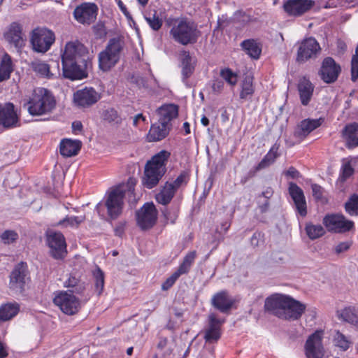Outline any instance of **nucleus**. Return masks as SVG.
<instances>
[{
	"label": "nucleus",
	"mask_w": 358,
	"mask_h": 358,
	"mask_svg": "<svg viewBox=\"0 0 358 358\" xmlns=\"http://www.w3.org/2000/svg\"><path fill=\"white\" fill-rule=\"evenodd\" d=\"M351 244L349 242H341L338 243L335 248V252L337 254L345 252L350 247Z\"/></svg>",
	"instance_id": "obj_57"
},
{
	"label": "nucleus",
	"mask_w": 358,
	"mask_h": 358,
	"mask_svg": "<svg viewBox=\"0 0 358 358\" xmlns=\"http://www.w3.org/2000/svg\"><path fill=\"white\" fill-rule=\"evenodd\" d=\"M324 120L322 118L318 119H306L301 122L298 126L297 130L295 131V135L299 137L306 136L311 131L319 127Z\"/></svg>",
	"instance_id": "obj_27"
},
{
	"label": "nucleus",
	"mask_w": 358,
	"mask_h": 358,
	"mask_svg": "<svg viewBox=\"0 0 358 358\" xmlns=\"http://www.w3.org/2000/svg\"><path fill=\"white\" fill-rule=\"evenodd\" d=\"M100 99L99 93L92 87H85L76 91L73 94V101L79 107H89L96 103Z\"/></svg>",
	"instance_id": "obj_15"
},
{
	"label": "nucleus",
	"mask_w": 358,
	"mask_h": 358,
	"mask_svg": "<svg viewBox=\"0 0 358 358\" xmlns=\"http://www.w3.org/2000/svg\"><path fill=\"white\" fill-rule=\"evenodd\" d=\"M278 148L273 147L258 164L257 169H262L271 164L276 159Z\"/></svg>",
	"instance_id": "obj_47"
},
{
	"label": "nucleus",
	"mask_w": 358,
	"mask_h": 358,
	"mask_svg": "<svg viewBox=\"0 0 358 358\" xmlns=\"http://www.w3.org/2000/svg\"><path fill=\"white\" fill-rule=\"evenodd\" d=\"M8 353L7 352L6 346L0 342V358H6Z\"/></svg>",
	"instance_id": "obj_60"
},
{
	"label": "nucleus",
	"mask_w": 358,
	"mask_h": 358,
	"mask_svg": "<svg viewBox=\"0 0 358 358\" xmlns=\"http://www.w3.org/2000/svg\"><path fill=\"white\" fill-rule=\"evenodd\" d=\"M264 308L283 320H296L306 310V305L286 294L275 293L265 300Z\"/></svg>",
	"instance_id": "obj_1"
},
{
	"label": "nucleus",
	"mask_w": 358,
	"mask_h": 358,
	"mask_svg": "<svg viewBox=\"0 0 358 358\" xmlns=\"http://www.w3.org/2000/svg\"><path fill=\"white\" fill-rule=\"evenodd\" d=\"M54 295V304L67 315L77 314L84 303L81 299L69 291H57Z\"/></svg>",
	"instance_id": "obj_7"
},
{
	"label": "nucleus",
	"mask_w": 358,
	"mask_h": 358,
	"mask_svg": "<svg viewBox=\"0 0 358 358\" xmlns=\"http://www.w3.org/2000/svg\"><path fill=\"white\" fill-rule=\"evenodd\" d=\"M345 211L351 216H358V195H352L345 204Z\"/></svg>",
	"instance_id": "obj_46"
},
{
	"label": "nucleus",
	"mask_w": 358,
	"mask_h": 358,
	"mask_svg": "<svg viewBox=\"0 0 358 358\" xmlns=\"http://www.w3.org/2000/svg\"><path fill=\"white\" fill-rule=\"evenodd\" d=\"M179 276L178 275V273H176L174 272L162 283V289L163 290H168L174 285V283L176 282Z\"/></svg>",
	"instance_id": "obj_56"
},
{
	"label": "nucleus",
	"mask_w": 358,
	"mask_h": 358,
	"mask_svg": "<svg viewBox=\"0 0 358 358\" xmlns=\"http://www.w3.org/2000/svg\"><path fill=\"white\" fill-rule=\"evenodd\" d=\"M83 221V217L71 216L66 217L64 220L59 222V224L64 225L65 227H78Z\"/></svg>",
	"instance_id": "obj_53"
},
{
	"label": "nucleus",
	"mask_w": 358,
	"mask_h": 358,
	"mask_svg": "<svg viewBox=\"0 0 358 358\" xmlns=\"http://www.w3.org/2000/svg\"><path fill=\"white\" fill-rule=\"evenodd\" d=\"M341 71V67L331 57L325 58L320 69L322 79L327 83L334 82Z\"/></svg>",
	"instance_id": "obj_18"
},
{
	"label": "nucleus",
	"mask_w": 358,
	"mask_h": 358,
	"mask_svg": "<svg viewBox=\"0 0 358 358\" xmlns=\"http://www.w3.org/2000/svg\"><path fill=\"white\" fill-rule=\"evenodd\" d=\"M33 71L41 77L51 79L56 77L54 73L50 71V66L42 61H35L31 63Z\"/></svg>",
	"instance_id": "obj_39"
},
{
	"label": "nucleus",
	"mask_w": 358,
	"mask_h": 358,
	"mask_svg": "<svg viewBox=\"0 0 358 358\" xmlns=\"http://www.w3.org/2000/svg\"><path fill=\"white\" fill-rule=\"evenodd\" d=\"M158 212L153 203H145L136 212L138 226L143 230L152 228L157 220Z\"/></svg>",
	"instance_id": "obj_10"
},
{
	"label": "nucleus",
	"mask_w": 358,
	"mask_h": 358,
	"mask_svg": "<svg viewBox=\"0 0 358 358\" xmlns=\"http://www.w3.org/2000/svg\"><path fill=\"white\" fill-rule=\"evenodd\" d=\"M27 275V266L25 263L21 262L16 265L10 275V287L14 290H22L28 279Z\"/></svg>",
	"instance_id": "obj_16"
},
{
	"label": "nucleus",
	"mask_w": 358,
	"mask_h": 358,
	"mask_svg": "<svg viewBox=\"0 0 358 358\" xmlns=\"http://www.w3.org/2000/svg\"><path fill=\"white\" fill-rule=\"evenodd\" d=\"M85 50L79 43L69 42L65 46L64 52L62 56V62L72 61H83L82 55Z\"/></svg>",
	"instance_id": "obj_23"
},
{
	"label": "nucleus",
	"mask_w": 358,
	"mask_h": 358,
	"mask_svg": "<svg viewBox=\"0 0 358 358\" xmlns=\"http://www.w3.org/2000/svg\"><path fill=\"white\" fill-rule=\"evenodd\" d=\"M357 159L353 157L343 159L342 161L341 177L343 180H345L351 176L354 173L353 165L356 163Z\"/></svg>",
	"instance_id": "obj_43"
},
{
	"label": "nucleus",
	"mask_w": 358,
	"mask_h": 358,
	"mask_svg": "<svg viewBox=\"0 0 358 358\" xmlns=\"http://www.w3.org/2000/svg\"><path fill=\"white\" fill-rule=\"evenodd\" d=\"M123 48V42L120 38L110 39L105 50L99 54V66L103 71L113 67L119 61Z\"/></svg>",
	"instance_id": "obj_6"
},
{
	"label": "nucleus",
	"mask_w": 358,
	"mask_h": 358,
	"mask_svg": "<svg viewBox=\"0 0 358 358\" xmlns=\"http://www.w3.org/2000/svg\"><path fill=\"white\" fill-rule=\"evenodd\" d=\"M0 238L4 244H11L17 241L19 236L13 230H6L1 234Z\"/></svg>",
	"instance_id": "obj_51"
},
{
	"label": "nucleus",
	"mask_w": 358,
	"mask_h": 358,
	"mask_svg": "<svg viewBox=\"0 0 358 358\" xmlns=\"http://www.w3.org/2000/svg\"><path fill=\"white\" fill-rule=\"evenodd\" d=\"M242 48L252 58L257 59L262 52V47L259 43L255 39L243 41L241 44Z\"/></svg>",
	"instance_id": "obj_36"
},
{
	"label": "nucleus",
	"mask_w": 358,
	"mask_h": 358,
	"mask_svg": "<svg viewBox=\"0 0 358 358\" xmlns=\"http://www.w3.org/2000/svg\"><path fill=\"white\" fill-rule=\"evenodd\" d=\"M343 137L346 141L348 148L358 145V124L352 123L345 126L343 131Z\"/></svg>",
	"instance_id": "obj_31"
},
{
	"label": "nucleus",
	"mask_w": 358,
	"mask_h": 358,
	"mask_svg": "<svg viewBox=\"0 0 358 358\" xmlns=\"http://www.w3.org/2000/svg\"><path fill=\"white\" fill-rule=\"evenodd\" d=\"M220 76L231 86H235L238 82V75L229 68L220 71Z\"/></svg>",
	"instance_id": "obj_48"
},
{
	"label": "nucleus",
	"mask_w": 358,
	"mask_h": 358,
	"mask_svg": "<svg viewBox=\"0 0 358 358\" xmlns=\"http://www.w3.org/2000/svg\"><path fill=\"white\" fill-rule=\"evenodd\" d=\"M196 253L195 251H191L188 252L183 259L182 262L180 264L176 273L180 277L181 275L186 274L190 270L192 264L196 258Z\"/></svg>",
	"instance_id": "obj_40"
},
{
	"label": "nucleus",
	"mask_w": 358,
	"mask_h": 358,
	"mask_svg": "<svg viewBox=\"0 0 358 358\" xmlns=\"http://www.w3.org/2000/svg\"><path fill=\"white\" fill-rule=\"evenodd\" d=\"M18 117L14 110V105L7 103L0 105V126L11 128L17 125Z\"/></svg>",
	"instance_id": "obj_20"
},
{
	"label": "nucleus",
	"mask_w": 358,
	"mask_h": 358,
	"mask_svg": "<svg viewBox=\"0 0 358 358\" xmlns=\"http://www.w3.org/2000/svg\"><path fill=\"white\" fill-rule=\"evenodd\" d=\"M83 61L62 62L63 75L72 80H81L86 76L85 70L80 64Z\"/></svg>",
	"instance_id": "obj_21"
},
{
	"label": "nucleus",
	"mask_w": 358,
	"mask_h": 358,
	"mask_svg": "<svg viewBox=\"0 0 358 358\" xmlns=\"http://www.w3.org/2000/svg\"><path fill=\"white\" fill-rule=\"evenodd\" d=\"M209 327L206 330L204 338L208 342L217 341L221 335L220 327L224 323V320L217 317L215 313H210L208 316Z\"/></svg>",
	"instance_id": "obj_22"
},
{
	"label": "nucleus",
	"mask_w": 358,
	"mask_h": 358,
	"mask_svg": "<svg viewBox=\"0 0 358 358\" xmlns=\"http://www.w3.org/2000/svg\"><path fill=\"white\" fill-rule=\"evenodd\" d=\"M24 106L32 116L48 115L55 108L56 100L49 90L38 87L24 101Z\"/></svg>",
	"instance_id": "obj_3"
},
{
	"label": "nucleus",
	"mask_w": 358,
	"mask_h": 358,
	"mask_svg": "<svg viewBox=\"0 0 358 358\" xmlns=\"http://www.w3.org/2000/svg\"><path fill=\"white\" fill-rule=\"evenodd\" d=\"M333 342L336 347L344 351L347 350L351 345L350 341L338 331L335 332Z\"/></svg>",
	"instance_id": "obj_45"
},
{
	"label": "nucleus",
	"mask_w": 358,
	"mask_h": 358,
	"mask_svg": "<svg viewBox=\"0 0 358 358\" xmlns=\"http://www.w3.org/2000/svg\"><path fill=\"white\" fill-rule=\"evenodd\" d=\"M170 130V127L165 124H155L151 126V128L148 134V141H159L163 138H164L169 131Z\"/></svg>",
	"instance_id": "obj_34"
},
{
	"label": "nucleus",
	"mask_w": 358,
	"mask_h": 358,
	"mask_svg": "<svg viewBox=\"0 0 358 358\" xmlns=\"http://www.w3.org/2000/svg\"><path fill=\"white\" fill-rule=\"evenodd\" d=\"M336 316L338 320L348 322L352 324H358V309L355 307H345L336 311Z\"/></svg>",
	"instance_id": "obj_33"
},
{
	"label": "nucleus",
	"mask_w": 358,
	"mask_h": 358,
	"mask_svg": "<svg viewBox=\"0 0 358 358\" xmlns=\"http://www.w3.org/2000/svg\"><path fill=\"white\" fill-rule=\"evenodd\" d=\"M169 156V152L162 150L147 162L143 178L144 187L151 189L158 184L166 172V163Z\"/></svg>",
	"instance_id": "obj_5"
},
{
	"label": "nucleus",
	"mask_w": 358,
	"mask_h": 358,
	"mask_svg": "<svg viewBox=\"0 0 358 358\" xmlns=\"http://www.w3.org/2000/svg\"><path fill=\"white\" fill-rule=\"evenodd\" d=\"M160 124L171 127V121L178 117V108L175 104H166L160 107L157 110Z\"/></svg>",
	"instance_id": "obj_26"
},
{
	"label": "nucleus",
	"mask_w": 358,
	"mask_h": 358,
	"mask_svg": "<svg viewBox=\"0 0 358 358\" xmlns=\"http://www.w3.org/2000/svg\"><path fill=\"white\" fill-rule=\"evenodd\" d=\"M47 244L50 248L51 256L55 259H63L67 253L66 240L60 232H48Z\"/></svg>",
	"instance_id": "obj_11"
},
{
	"label": "nucleus",
	"mask_w": 358,
	"mask_h": 358,
	"mask_svg": "<svg viewBox=\"0 0 358 358\" xmlns=\"http://www.w3.org/2000/svg\"><path fill=\"white\" fill-rule=\"evenodd\" d=\"M64 286L71 289L68 290L69 292L75 293L80 296H85L84 302L87 301L90 298V295L86 294L87 284L76 276L70 275L64 282Z\"/></svg>",
	"instance_id": "obj_24"
},
{
	"label": "nucleus",
	"mask_w": 358,
	"mask_h": 358,
	"mask_svg": "<svg viewBox=\"0 0 358 358\" xmlns=\"http://www.w3.org/2000/svg\"><path fill=\"white\" fill-rule=\"evenodd\" d=\"M181 62L182 80L185 82L193 73L196 59L191 57L188 52L184 51L181 54Z\"/></svg>",
	"instance_id": "obj_32"
},
{
	"label": "nucleus",
	"mask_w": 358,
	"mask_h": 358,
	"mask_svg": "<svg viewBox=\"0 0 358 358\" xmlns=\"http://www.w3.org/2000/svg\"><path fill=\"white\" fill-rule=\"evenodd\" d=\"M314 4L313 0H287L283 8L289 15L300 16L310 10Z\"/></svg>",
	"instance_id": "obj_17"
},
{
	"label": "nucleus",
	"mask_w": 358,
	"mask_h": 358,
	"mask_svg": "<svg viewBox=\"0 0 358 358\" xmlns=\"http://www.w3.org/2000/svg\"><path fill=\"white\" fill-rule=\"evenodd\" d=\"M286 175L292 178H296L299 176V172L294 167H290L286 172Z\"/></svg>",
	"instance_id": "obj_59"
},
{
	"label": "nucleus",
	"mask_w": 358,
	"mask_h": 358,
	"mask_svg": "<svg viewBox=\"0 0 358 358\" xmlns=\"http://www.w3.org/2000/svg\"><path fill=\"white\" fill-rule=\"evenodd\" d=\"M81 143L78 140L64 139L59 145L60 154L65 157L76 155L80 150Z\"/></svg>",
	"instance_id": "obj_29"
},
{
	"label": "nucleus",
	"mask_w": 358,
	"mask_h": 358,
	"mask_svg": "<svg viewBox=\"0 0 358 358\" xmlns=\"http://www.w3.org/2000/svg\"><path fill=\"white\" fill-rule=\"evenodd\" d=\"M352 80L355 81L358 78V46L351 62Z\"/></svg>",
	"instance_id": "obj_54"
},
{
	"label": "nucleus",
	"mask_w": 358,
	"mask_h": 358,
	"mask_svg": "<svg viewBox=\"0 0 358 358\" xmlns=\"http://www.w3.org/2000/svg\"><path fill=\"white\" fill-rule=\"evenodd\" d=\"M305 230L308 237L311 240L319 238L325 233V230L321 224H314L311 222L306 224Z\"/></svg>",
	"instance_id": "obj_41"
},
{
	"label": "nucleus",
	"mask_w": 358,
	"mask_h": 358,
	"mask_svg": "<svg viewBox=\"0 0 358 358\" xmlns=\"http://www.w3.org/2000/svg\"><path fill=\"white\" fill-rule=\"evenodd\" d=\"M166 220L171 224L175 223L178 214V208H166L163 211Z\"/></svg>",
	"instance_id": "obj_55"
},
{
	"label": "nucleus",
	"mask_w": 358,
	"mask_h": 358,
	"mask_svg": "<svg viewBox=\"0 0 358 358\" xmlns=\"http://www.w3.org/2000/svg\"><path fill=\"white\" fill-rule=\"evenodd\" d=\"M324 331L317 330L308 338L305 346V355L307 358H322L324 355L322 338Z\"/></svg>",
	"instance_id": "obj_12"
},
{
	"label": "nucleus",
	"mask_w": 358,
	"mask_h": 358,
	"mask_svg": "<svg viewBox=\"0 0 358 358\" xmlns=\"http://www.w3.org/2000/svg\"><path fill=\"white\" fill-rule=\"evenodd\" d=\"M298 90L301 103L304 106L308 105L313 96L314 86L308 79L303 78L299 80Z\"/></svg>",
	"instance_id": "obj_30"
},
{
	"label": "nucleus",
	"mask_w": 358,
	"mask_h": 358,
	"mask_svg": "<svg viewBox=\"0 0 358 358\" xmlns=\"http://www.w3.org/2000/svg\"><path fill=\"white\" fill-rule=\"evenodd\" d=\"M92 277L94 283L95 291L99 295L104 287V273L99 266H96L92 271Z\"/></svg>",
	"instance_id": "obj_42"
},
{
	"label": "nucleus",
	"mask_w": 358,
	"mask_h": 358,
	"mask_svg": "<svg viewBox=\"0 0 358 358\" xmlns=\"http://www.w3.org/2000/svg\"><path fill=\"white\" fill-rule=\"evenodd\" d=\"M98 7L93 3H83L78 6L74 11L75 19L80 24H90L96 18Z\"/></svg>",
	"instance_id": "obj_13"
},
{
	"label": "nucleus",
	"mask_w": 358,
	"mask_h": 358,
	"mask_svg": "<svg viewBox=\"0 0 358 358\" xmlns=\"http://www.w3.org/2000/svg\"><path fill=\"white\" fill-rule=\"evenodd\" d=\"M136 184V180L129 178L127 184L120 185L109 192L104 204L100 202L96 206V210L99 215L103 216L101 211L103 206H106L108 216L111 219H116L122 213L126 192L132 194Z\"/></svg>",
	"instance_id": "obj_2"
},
{
	"label": "nucleus",
	"mask_w": 358,
	"mask_h": 358,
	"mask_svg": "<svg viewBox=\"0 0 358 358\" xmlns=\"http://www.w3.org/2000/svg\"><path fill=\"white\" fill-rule=\"evenodd\" d=\"M223 87V83L221 81H215L213 85V89L215 92H220Z\"/></svg>",
	"instance_id": "obj_64"
},
{
	"label": "nucleus",
	"mask_w": 358,
	"mask_h": 358,
	"mask_svg": "<svg viewBox=\"0 0 358 358\" xmlns=\"http://www.w3.org/2000/svg\"><path fill=\"white\" fill-rule=\"evenodd\" d=\"M320 51V47L317 41L313 38H308L301 43L296 59L299 62H306L316 57Z\"/></svg>",
	"instance_id": "obj_14"
},
{
	"label": "nucleus",
	"mask_w": 358,
	"mask_h": 358,
	"mask_svg": "<svg viewBox=\"0 0 358 358\" xmlns=\"http://www.w3.org/2000/svg\"><path fill=\"white\" fill-rule=\"evenodd\" d=\"M189 180V174L187 171H182L180 174L177 177V178L172 182H170L174 189L177 191L182 186H185L187 185Z\"/></svg>",
	"instance_id": "obj_52"
},
{
	"label": "nucleus",
	"mask_w": 358,
	"mask_h": 358,
	"mask_svg": "<svg viewBox=\"0 0 358 358\" xmlns=\"http://www.w3.org/2000/svg\"><path fill=\"white\" fill-rule=\"evenodd\" d=\"M323 224L328 231L336 234L348 232L355 227L352 221L342 214H328L323 218Z\"/></svg>",
	"instance_id": "obj_9"
},
{
	"label": "nucleus",
	"mask_w": 358,
	"mask_h": 358,
	"mask_svg": "<svg viewBox=\"0 0 358 358\" xmlns=\"http://www.w3.org/2000/svg\"><path fill=\"white\" fill-rule=\"evenodd\" d=\"M170 35L176 42L187 45L196 42L200 31L196 23L192 20L182 17L172 21Z\"/></svg>",
	"instance_id": "obj_4"
},
{
	"label": "nucleus",
	"mask_w": 358,
	"mask_h": 358,
	"mask_svg": "<svg viewBox=\"0 0 358 358\" xmlns=\"http://www.w3.org/2000/svg\"><path fill=\"white\" fill-rule=\"evenodd\" d=\"M145 120V117L142 114H138L134 118L133 124L137 126L139 121L144 122Z\"/></svg>",
	"instance_id": "obj_63"
},
{
	"label": "nucleus",
	"mask_w": 358,
	"mask_h": 358,
	"mask_svg": "<svg viewBox=\"0 0 358 358\" xmlns=\"http://www.w3.org/2000/svg\"><path fill=\"white\" fill-rule=\"evenodd\" d=\"M103 118L108 122L114 124H120L122 122L121 117L114 108H108L104 110Z\"/></svg>",
	"instance_id": "obj_49"
},
{
	"label": "nucleus",
	"mask_w": 358,
	"mask_h": 358,
	"mask_svg": "<svg viewBox=\"0 0 358 358\" xmlns=\"http://www.w3.org/2000/svg\"><path fill=\"white\" fill-rule=\"evenodd\" d=\"M5 38L10 43L13 44L15 48H21L24 45V38L22 26L13 22L10 24L8 31L5 34Z\"/></svg>",
	"instance_id": "obj_25"
},
{
	"label": "nucleus",
	"mask_w": 358,
	"mask_h": 358,
	"mask_svg": "<svg viewBox=\"0 0 358 358\" xmlns=\"http://www.w3.org/2000/svg\"><path fill=\"white\" fill-rule=\"evenodd\" d=\"M13 71V65L11 57L8 54H4L0 62V82L8 80Z\"/></svg>",
	"instance_id": "obj_38"
},
{
	"label": "nucleus",
	"mask_w": 358,
	"mask_h": 358,
	"mask_svg": "<svg viewBox=\"0 0 358 358\" xmlns=\"http://www.w3.org/2000/svg\"><path fill=\"white\" fill-rule=\"evenodd\" d=\"M83 125L80 122L76 121L72 123V129L74 132L80 131L82 130Z\"/></svg>",
	"instance_id": "obj_61"
},
{
	"label": "nucleus",
	"mask_w": 358,
	"mask_h": 358,
	"mask_svg": "<svg viewBox=\"0 0 358 358\" xmlns=\"http://www.w3.org/2000/svg\"><path fill=\"white\" fill-rule=\"evenodd\" d=\"M20 310L17 303H7L0 306V322H6L16 316Z\"/></svg>",
	"instance_id": "obj_35"
},
{
	"label": "nucleus",
	"mask_w": 358,
	"mask_h": 358,
	"mask_svg": "<svg viewBox=\"0 0 358 358\" xmlns=\"http://www.w3.org/2000/svg\"><path fill=\"white\" fill-rule=\"evenodd\" d=\"M233 303L234 301L225 291L215 294L212 298L213 306L222 313L229 310L231 308Z\"/></svg>",
	"instance_id": "obj_28"
},
{
	"label": "nucleus",
	"mask_w": 358,
	"mask_h": 358,
	"mask_svg": "<svg viewBox=\"0 0 358 358\" xmlns=\"http://www.w3.org/2000/svg\"><path fill=\"white\" fill-rule=\"evenodd\" d=\"M54 33L45 27H38L33 30L31 43L35 51L47 52L55 42Z\"/></svg>",
	"instance_id": "obj_8"
},
{
	"label": "nucleus",
	"mask_w": 358,
	"mask_h": 358,
	"mask_svg": "<svg viewBox=\"0 0 358 358\" xmlns=\"http://www.w3.org/2000/svg\"><path fill=\"white\" fill-rule=\"evenodd\" d=\"M145 19L151 29L155 31H158L162 26L163 22L156 15V12L152 15H145Z\"/></svg>",
	"instance_id": "obj_50"
},
{
	"label": "nucleus",
	"mask_w": 358,
	"mask_h": 358,
	"mask_svg": "<svg viewBox=\"0 0 358 358\" xmlns=\"http://www.w3.org/2000/svg\"><path fill=\"white\" fill-rule=\"evenodd\" d=\"M254 92L255 88L253 86L252 78L250 76H246L241 84L240 98L247 99L253 94Z\"/></svg>",
	"instance_id": "obj_44"
},
{
	"label": "nucleus",
	"mask_w": 358,
	"mask_h": 358,
	"mask_svg": "<svg viewBox=\"0 0 358 358\" xmlns=\"http://www.w3.org/2000/svg\"><path fill=\"white\" fill-rule=\"evenodd\" d=\"M313 194L316 199H320L322 196V188L321 186L313 184L311 186Z\"/></svg>",
	"instance_id": "obj_58"
},
{
	"label": "nucleus",
	"mask_w": 358,
	"mask_h": 358,
	"mask_svg": "<svg viewBox=\"0 0 358 358\" xmlns=\"http://www.w3.org/2000/svg\"><path fill=\"white\" fill-rule=\"evenodd\" d=\"M176 192L171 184L166 182L161 191L156 194L155 199L159 203L166 205L171 201Z\"/></svg>",
	"instance_id": "obj_37"
},
{
	"label": "nucleus",
	"mask_w": 358,
	"mask_h": 358,
	"mask_svg": "<svg viewBox=\"0 0 358 358\" xmlns=\"http://www.w3.org/2000/svg\"><path fill=\"white\" fill-rule=\"evenodd\" d=\"M273 195V191L271 188H268L264 192H263L260 196V197H264V199L267 200Z\"/></svg>",
	"instance_id": "obj_62"
},
{
	"label": "nucleus",
	"mask_w": 358,
	"mask_h": 358,
	"mask_svg": "<svg viewBox=\"0 0 358 358\" xmlns=\"http://www.w3.org/2000/svg\"><path fill=\"white\" fill-rule=\"evenodd\" d=\"M289 194L292 197L297 213L301 216L307 215V206L305 196L303 190L296 184L290 182L289 184Z\"/></svg>",
	"instance_id": "obj_19"
}]
</instances>
